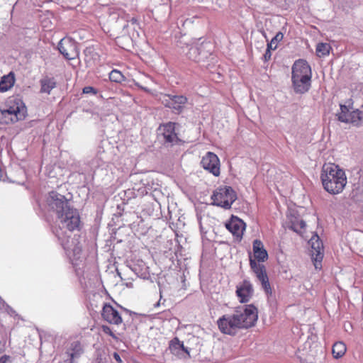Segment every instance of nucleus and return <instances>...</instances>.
Segmentation results:
<instances>
[{"label":"nucleus","mask_w":363,"mask_h":363,"mask_svg":"<svg viewBox=\"0 0 363 363\" xmlns=\"http://www.w3.org/2000/svg\"><path fill=\"white\" fill-rule=\"evenodd\" d=\"M46 203L49 210L55 212L57 217L70 206L65 196L56 191L49 193Z\"/></svg>","instance_id":"11"},{"label":"nucleus","mask_w":363,"mask_h":363,"mask_svg":"<svg viewBox=\"0 0 363 363\" xmlns=\"http://www.w3.org/2000/svg\"><path fill=\"white\" fill-rule=\"evenodd\" d=\"M312 71L305 60L295 61L291 67V82L294 91L303 94L309 91L311 86Z\"/></svg>","instance_id":"2"},{"label":"nucleus","mask_w":363,"mask_h":363,"mask_svg":"<svg viewBox=\"0 0 363 363\" xmlns=\"http://www.w3.org/2000/svg\"><path fill=\"white\" fill-rule=\"evenodd\" d=\"M83 353V350L79 342L74 341L72 342L70 347L67 350V354L69 357L66 360L67 363H73L74 360L79 358Z\"/></svg>","instance_id":"23"},{"label":"nucleus","mask_w":363,"mask_h":363,"mask_svg":"<svg viewBox=\"0 0 363 363\" xmlns=\"http://www.w3.org/2000/svg\"><path fill=\"white\" fill-rule=\"evenodd\" d=\"M58 240L70 257L72 264L78 265V261H82L81 259L83 258L82 255V245L78 238H70V235H65Z\"/></svg>","instance_id":"7"},{"label":"nucleus","mask_w":363,"mask_h":363,"mask_svg":"<svg viewBox=\"0 0 363 363\" xmlns=\"http://www.w3.org/2000/svg\"><path fill=\"white\" fill-rule=\"evenodd\" d=\"M284 38V34L281 32H278L275 36L267 43V47L269 49L275 50L277 46V43L281 41Z\"/></svg>","instance_id":"29"},{"label":"nucleus","mask_w":363,"mask_h":363,"mask_svg":"<svg viewBox=\"0 0 363 363\" xmlns=\"http://www.w3.org/2000/svg\"><path fill=\"white\" fill-rule=\"evenodd\" d=\"M233 313L238 318L242 330L254 326L258 318L257 308L252 304L235 307Z\"/></svg>","instance_id":"4"},{"label":"nucleus","mask_w":363,"mask_h":363,"mask_svg":"<svg viewBox=\"0 0 363 363\" xmlns=\"http://www.w3.org/2000/svg\"><path fill=\"white\" fill-rule=\"evenodd\" d=\"M160 305V303L157 302L156 304H155V306H158Z\"/></svg>","instance_id":"39"},{"label":"nucleus","mask_w":363,"mask_h":363,"mask_svg":"<svg viewBox=\"0 0 363 363\" xmlns=\"http://www.w3.org/2000/svg\"><path fill=\"white\" fill-rule=\"evenodd\" d=\"M57 48L67 60L75 59L79 55L76 43L69 38L62 39L58 43Z\"/></svg>","instance_id":"16"},{"label":"nucleus","mask_w":363,"mask_h":363,"mask_svg":"<svg viewBox=\"0 0 363 363\" xmlns=\"http://www.w3.org/2000/svg\"><path fill=\"white\" fill-rule=\"evenodd\" d=\"M271 50H273L269 49L268 47L267 48L265 53L264 54V59L265 61H267L271 58V56H272Z\"/></svg>","instance_id":"33"},{"label":"nucleus","mask_w":363,"mask_h":363,"mask_svg":"<svg viewBox=\"0 0 363 363\" xmlns=\"http://www.w3.org/2000/svg\"><path fill=\"white\" fill-rule=\"evenodd\" d=\"M83 92L84 94H89V93H92L94 94H96V91L92 86H85L83 89Z\"/></svg>","instance_id":"32"},{"label":"nucleus","mask_w":363,"mask_h":363,"mask_svg":"<svg viewBox=\"0 0 363 363\" xmlns=\"http://www.w3.org/2000/svg\"><path fill=\"white\" fill-rule=\"evenodd\" d=\"M320 179L325 191L331 194L341 193L347 184L344 170L333 163L323 166Z\"/></svg>","instance_id":"1"},{"label":"nucleus","mask_w":363,"mask_h":363,"mask_svg":"<svg viewBox=\"0 0 363 363\" xmlns=\"http://www.w3.org/2000/svg\"><path fill=\"white\" fill-rule=\"evenodd\" d=\"M26 107L20 99H15L14 104L6 109L0 111V123H13L25 118Z\"/></svg>","instance_id":"5"},{"label":"nucleus","mask_w":363,"mask_h":363,"mask_svg":"<svg viewBox=\"0 0 363 363\" xmlns=\"http://www.w3.org/2000/svg\"><path fill=\"white\" fill-rule=\"evenodd\" d=\"M109 79L112 82L121 83L125 80V77L120 71L113 69L109 73Z\"/></svg>","instance_id":"28"},{"label":"nucleus","mask_w":363,"mask_h":363,"mask_svg":"<svg viewBox=\"0 0 363 363\" xmlns=\"http://www.w3.org/2000/svg\"><path fill=\"white\" fill-rule=\"evenodd\" d=\"M311 247V257L315 261V267L320 268V262L323 258V245L318 235L315 234L308 242Z\"/></svg>","instance_id":"15"},{"label":"nucleus","mask_w":363,"mask_h":363,"mask_svg":"<svg viewBox=\"0 0 363 363\" xmlns=\"http://www.w3.org/2000/svg\"><path fill=\"white\" fill-rule=\"evenodd\" d=\"M237 199L235 191L228 186L217 188L211 196L212 205L230 209Z\"/></svg>","instance_id":"6"},{"label":"nucleus","mask_w":363,"mask_h":363,"mask_svg":"<svg viewBox=\"0 0 363 363\" xmlns=\"http://www.w3.org/2000/svg\"><path fill=\"white\" fill-rule=\"evenodd\" d=\"M135 85H136L137 86H138L139 88H140V89H142L145 90V91H147V92L149 91V89H147V88H145V87H144V86H141L138 82H135Z\"/></svg>","instance_id":"35"},{"label":"nucleus","mask_w":363,"mask_h":363,"mask_svg":"<svg viewBox=\"0 0 363 363\" xmlns=\"http://www.w3.org/2000/svg\"><path fill=\"white\" fill-rule=\"evenodd\" d=\"M306 223L303 220H297L291 222V228L295 232H299L300 230L303 229L306 227Z\"/></svg>","instance_id":"30"},{"label":"nucleus","mask_w":363,"mask_h":363,"mask_svg":"<svg viewBox=\"0 0 363 363\" xmlns=\"http://www.w3.org/2000/svg\"><path fill=\"white\" fill-rule=\"evenodd\" d=\"M161 100L165 107L171 108L177 113L182 111L187 102L186 97L183 95L165 94Z\"/></svg>","instance_id":"13"},{"label":"nucleus","mask_w":363,"mask_h":363,"mask_svg":"<svg viewBox=\"0 0 363 363\" xmlns=\"http://www.w3.org/2000/svg\"><path fill=\"white\" fill-rule=\"evenodd\" d=\"M40 93L50 94L51 91L56 87V80L54 77L45 76L40 80Z\"/></svg>","instance_id":"24"},{"label":"nucleus","mask_w":363,"mask_h":363,"mask_svg":"<svg viewBox=\"0 0 363 363\" xmlns=\"http://www.w3.org/2000/svg\"><path fill=\"white\" fill-rule=\"evenodd\" d=\"M253 253L258 262H264L268 258V254L264 248L263 243L257 239L253 241Z\"/></svg>","instance_id":"22"},{"label":"nucleus","mask_w":363,"mask_h":363,"mask_svg":"<svg viewBox=\"0 0 363 363\" xmlns=\"http://www.w3.org/2000/svg\"><path fill=\"white\" fill-rule=\"evenodd\" d=\"M80 226L81 220L78 211L69 206L57 217L56 225L53 227L52 232L57 239H62V236L79 230Z\"/></svg>","instance_id":"3"},{"label":"nucleus","mask_w":363,"mask_h":363,"mask_svg":"<svg viewBox=\"0 0 363 363\" xmlns=\"http://www.w3.org/2000/svg\"><path fill=\"white\" fill-rule=\"evenodd\" d=\"M225 227L235 237L237 240L240 241L242 240L243 232L245 230V223L241 219L233 216L230 220L225 223Z\"/></svg>","instance_id":"18"},{"label":"nucleus","mask_w":363,"mask_h":363,"mask_svg":"<svg viewBox=\"0 0 363 363\" xmlns=\"http://www.w3.org/2000/svg\"><path fill=\"white\" fill-rule=\"evenodd\" d=\"M330 45L328 43H318L316 47V53L318 57L328 55L330 53Z\"/></svg>","instance_id":"27"},{"label":"nucleus","mask_w":363,"mask_h":363,"mask_svg":"<svg viewBox=\"0 0 363 363\" xmlns=\"http://www.w3.org/2000/svg\"><path fill=\"white\" fill-rule=\"evenodd\" d=\"M347 104L340 105V112L336 114L338 121L359 125L363 121V111L357 108L354 109L350 101Z\"/></svg>","instance_id":"8"},{"label":"nucleus","mask_w":363,"mask_h":363,"mask_svg":"<svg viewBox=\"0 0 363 363\" xmlns=\"http://www.w3.org/2000/svg\"><path fill=\"white\" fill-rule=\"evenodd\" d=\"M236 295L240 303H247L252 297L254 289L248 280H244L236 287Z\"/></svg>","instance_id":"19"},{"label":"nucleus","mask_w":363,"mask_h":363,"mask_svg":"<svg viewBox=\"0 0 363 363\" xmlns=\"http://www.w3.org/2000/svg\"><path fill=\"white\" fill-rule=\"evenodd\" d=\"M169 349L172 354L180 359L190 357L189 350L184 347L183 342H181L177 337H174L170 341Z\"/></svg>","instance_id":"20"},{"label":"nucleus","mask_w":363,"mask_h":363,"mask_svg":"<svg viewBox=\"0 0 363 363\" xmlns=\"http://www.w3.org/2000/svg\"><path fill=\"white\" fill-rule=\"evenodd\" d=\"M130 21L132 22L133 24H134L136 23L137 20L134 18H132Z\"/></svg>","instance_id":"37"},{"label":"nucleus","mask_w":363,"mask_h":363,"mask_svg":"<svg viewBox=\"0 0 363 363\" xmlns=\"http://www.w3.org/2000/svg\"><path fill=\"white\" fill-rule=\"evenodd\" d=\"M210 44L208 43H196L195 45H187V51L185 52L187 57L196 62H205L209 57L211 52L209 51L208 48Z\"/></svg>","instance_id":"10"},{"label":"nucleus","mask_w":363,"mask_h":363,"mask_svg":"<svg viewBox=\"0 0 363 363\" xmlns=\"http://www.w3.org/2000/svg\"><path fill=\"white\" fill-rule=\"evenodd\" d=\"M101 315L110 324L119 325L122 323V318L119 313L110 304L106 303L104 306Z\"/></svg>","instance_id":"21"},{"label":"nucleus","mask_w":363,"mask_h":363,"mask_svg":"<svg viewBox=\"0 0 363 363\" xmlns=\"http://www.w3.org/2000/svg\"><path fill=\"white\" fill-rule=\"evenodd\" d=\"M101 328H102V331L104 333L109 335L113 338H116L115 334L112 332V330L110 328V327H108V325H102Z\"/></svg>","instance_id":"31"},{"label":"nucleus","mask_w":363,"mask_h":363,"mask_svg":"<svg viewBox=\"0 0 363 363\" xmlns=\"http://www.w3.org/2000/svg\"><path fill=\"white\" fill-rule=\"evenodd\" d=\"M201 164L204 169L211 173L213 176L218 177L220 175V160L215 153L208 152L202 157Z\"/></svg>","instance_id":"14"},{"label":"nucleus","mask_w":363,"mask_h":363,"mask_svg":"<svg viewBox=\"0 0 363 363\" xmlns=\"http://www.w3.org/2000/svg\"><path fill=\"white\" fill-rule=\"evenodd\" d=\"M238 320V318L231 313L220 317L217 320V325L222 333L233 336L242 330Z\"/></svg>","instance_id":"9"},{"label":"nucleus","mask_w":363,"mask_h":363,"mask_svg":"<svg viewBox=\"0 0 363 363\" xmlns=\"http://www.w3.org/2000/svg\"><path fill=\"white\" fill-rule=\"evenodd\" d=\"M346 352V346L342 342H337L333 344L332 353L335 359L342 357Z\"/></svg>","instance_id":"26"},{"label":"nucleus","mask_w":363,"mask_h":363,"mask_svg":"<svg viewBox=\"0 0 363 363\" xmlns=\"http://www.w3.org/2000/svg\"><path fill=\"white\" fill-rule=\"evenodd\" d=\"M6 357H3L0 359V363H5L6 361Z\"/></svg>","instance_id":"36"},{"label":"nucleus","mask_w":363,"mask_h":363,"mask_svg":"<svg viewBox=\"0 0 363 363\" xmlns=\"http://www.w3.org/2000/svg\"><path fill=\"white\" fill-rule=\"evenodd\" d=\"M128 26V23H125L124 25H123V30L125 29Z\"/></svg>","instance_id":"38"},{"label":"nucleus","mask_w":363,"mask_h":363,"mask_svg":"<svg viewBox=\"0 0 363 363\" xmlns=\"http://www.w3.org/2000/svg\"><path fill=\"white\" fill-rule=\"evenodd\" d=\"M113 358L115 359V360L118 362V363H123V361L120 357V355L118 354V353L117 352H114L113 354Z\"/></svg>","instance_id":"34"},{"label":"nucleus","mask_w":363,"mask_h":363,"mask_svg":"<svg viewBox=\"0 0 363 363\" xmlns=\"http://www.w3.org/2000/svg\"><path fill=\"white\" fill-rule=\"evenodd\" d=\"M250 264L252 271L256 274L259 281L261 283L262 287L267 296L272 294V290L270 286L269 278L266 272L265 267L263 264H257L255 259L251 257L250 259Z\"/></svg>","instance_id":"12"},{"label":"nucleus","mask_w":363,"mask_h":363,"mask_svg":"<svg viewBox=\"0 0 363 363\" xmlns=\"http://www.w3.org/2000/svg\"><path fill=\"white\" fill-rule=\"evenodd\" d=\"M14 82V74L12 72L4 76L0 81V91L4 92L8 91L13 86Z\"/></svg>","instance_id":"25"},{"label":"nucleus","mask_w":363,"mask_h":363,"mask_svg":"<svg viewBox=\"0 0 363 363\" xmlns=\"http://www.w3.org/2000/svg\"><path fill=\"white\" fill-rule=\"evenodd\" d=\"M175 123L168 122L160 126L162 135L164 138V144L167 146H172L177 144L179 141L177 133H175Z\"/></svg>","instance_id":"17"}]
</instances>
